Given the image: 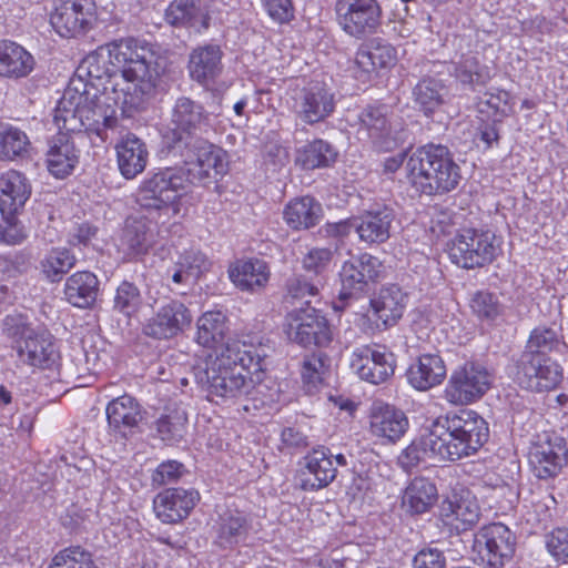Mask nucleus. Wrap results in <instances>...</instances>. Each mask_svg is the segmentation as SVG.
Returning a JSON list of instances; mask_svg holds the SVG:
<instances>
[{
	"mask_svg": "<svg viewBox=\"0 0 568 568\" xmlns=\"http://www.w3.org/2000/svg\"><path fill=\"white\" fill-rule=\"evenodd\" d=\"M109 60L116 70L106 67L101 53L87 55L70 81H81V91L97 88L105 98L115 95L113 103L123 113L139 111L154 97L161 70L154 54L143 47H138L132 39L121 40L109 45Z\"/></svg>",
	"mask_w": 568,
	"mask_h": 568,
	"instance_id": "nucleus-1",
	"label": "nucleus"
},
{
	"mask_svg": "<svg viewBox=\"0 0 568 568\" xmlns=\"http://www.w3.org/2000/svg\"><path fill=\"white\" fill-rule=\"evenodd\" d=\"M486 420L476 412L462 409L436 418L418 438L398 456L405 469L416 467L427 459L456 462L476 454L488 440Z\"/></svg>",
	"mask_w": 568,
	"mask_h": 568,
	"instance_id": "nucleus-2",
	"label": "nucleus"
},
{
	"mask_svg": "<svg viewBox=\"0 0 568 568\" xmlns=\"http://www.w3.org/2000/svg\"><path fill=\"white\" fill-rule=\"evenodd\" d=\"M260 359L239 341L214 351L193 369L199 387L216 404L247 396L253 389L251 371L258 369Z\"/></svg>",
	"mask_w": 568,
	"mask_h": 568,
	"instance_id": "nucleus-3",
	"label": "nucleus"
},
{
	"mask_svg": "<svg viewBox=\"0 0 568 568\" xmlns=\"http://www.w3.org/2000/svg\"><path fill=\"white\" fill-rule=\"evenodd\" d=\"M81 81H72L65 89L53 113V122L59 131L94 133L102 140L108 139V131L116 129L115 95L105 98L97 88L81 91Z\"/></svg>",
	"mask_w": 568,
	"mask_h": 568,
	"instance_id": "nucleus-4",
	"label": "nucleus"
},
{
	"mask_svg": "<svg viewBox=\"0 0 568 568\" xmlns=\"http://www.w3.org/2000/svg\"><path fill=\"white\" fill-rule=\"evenodd\" d=\"M406 169L413 186L426 195L448 193L462 180L459 165L449 149L442 144L418 148L408 158Z\"/></svg>",
	"mask_w": 568,
	"mask_h": 568,
	"instance_id": "nucleus-5",
	"label": "nucleus"
},
{
	"mask_svg": "<svg viewBox=\"0 0 568 568\" xmlns=\"http://www.w3.org/2000/svg\"><path fill=\"white\" fill-rule=\"evenodd\" d=\"M3 334L12 341L18 361L33 368L50 369L60 358L54 337L45 329H34L20 316H7Z\"/></svg>",
	"mask_w": 568,
	"mask_h": 568,
	"instance_id": "nucleus-6",
	"label": "nucleus"
},
{
	"mask_svg": "<svg viewBox=\"0 0 568 568\" xmlns=\"http://www.w3.org/2000/svg\"><path fill=\"white\" fill-rule=\"evenodd\" d=\"M210 123V114L204 105L189 97H179L170 111V120L161 132L162 150L183 152Z\"/></svg>",
	"mask_w": 568,
	"mask_h": 568,
	"instance_id": "nucleus-7",
	"label": "nucleus"
},
{
	"mask_svg": "<svg viewBox=\"0 0 568 568\" xmlns=\"http://www.w3.org/2000/svg\"><path fill=\"white\" fill-rule=\"evenodd\" d=\"M189 183L185 170L165 168L149 175L138 189L136 202L145 209L160 210L178 200Z\"/></svg>",
	"mask_w": 568,
	"mask_h": 568,
	"instance_id": "nucleus-8",
	"label": "nucleus"
},
{
	"mask_svg": "<svg viewBox=\"0 0 568 568\" xmlns=\"http://www.w3.org/2000/svg\"><path fill=\"white\" fill-rule=\"evenodd\" d=\"M532 474L539 479L557 477L568 463L566 439L555 432H541L532 436L528 450Z\"/></svg>",
	"mask_w": 568,
	"mask_h": 568,
	"instance_id": "nucleus-9",
	"label": "nucleus"
},
{
	"mask_svg": "<svg viewBox=\"0 0 568 568\" xmlns=\"http://www.w3.org/2000/svg\"><path fill=\"white\" fill-rule=\"evenodd\" d=\"M515 545V535L504 524L484 526L474 535V560L488 568H503L513 558Z\"/></svg>",
	"mask_w": 568,
	"mask_h": 568,
	"instance_id": "nucleus-10",
	"label": "nucleus"
},
{
	"mask_svg": "<svg viewBox=\"0 0 568 568\" xmlns=\"http://www.w3.org/2000/svg\"><path fill=\"white\" fill-rule=\"evenodd\" d=\"M169 154L181 159L187 165L185 173L190 183L217 180L227 171L224 151L202 138L195 140L185 151Z\"/></svg>",
	"mask_w": 568,
	"mask_h": 568,
	"instance_id": "nucleus-11",
	"label": "nucleus"
},
{
	"mask_svg": "<svg viewBox=\"0 0 568 568\" xmlns=\"http://www.w3.org/2000/svg\"><path fill=\"white\" fill-rule=\"evenodd\" d=\"M494 242L495 235L488 231L465 229L453 240L449 256L460 267H483L496 257L497 246Z\"/></svg>",
	"mask_w": 568,
	"mask_h": 568,
	"instance_id": "nucleus-12",
	"label": "nucleus"
},
{
	"mask_svg": "<svg viewBox=\"0 0 568 568\" xmlns=\"http://www.w3.org/2000/svg\"><path fill=\"white\" fill-rule=\"evenodd\" d=\"M384 266L378 257L368 253L345 261L339 271V298H358L367 294L383 277Z\"/></svg>",
	"mask_w": 568,
	"mask_h": 568,
	"instance_id": "nucleus-13",
	"label": "nucleus"
},
{
	"mask_svg": "<svg viewBox=\"0 0 568 568\" xmlns=\"http://www.w3.org/2000/svg\"><path fill=\"white\" fill-rule=\"evenodd\" d=\"M491 382V374L481 364L465 363L452 373L445 389L446 399L456 405L473 403L490 388Z\"/></svg>",
	"mask_w": 568,
	"mask_h": 568,
	"instance_id": "nucleus-14",
	"label": "nucleus"
},
{
	"mask_svg": "<svg viewBox=\"0 0 568 568\" xmlns=\"http://www.w3.org/2000/svg\"><path fill=\"white\" fill-rule=\"evenodd\" d=\"M335 12L342 30L356 39L375 33L381 24L377 0H336Z\"/></svg>",
	"mask_w": 568,
	"mask_h": 568,
	"instance_id": "nucleus-15",
	"label": "nucleus"
},
{
	"mask_svg": "<svg viewBox=\"0 0 568 568\" xmlns=\"http://www.w3.org/2000/svg\"><path fill=\"white\" fill-rule=\"evenodd\" d=\"M516 381L532 392H548L562 381V368L549 356L521 353L516 363Z\"/></svg>",
	"mask_w": 568,
	"mask_h": 568,
	"instance_id": "nucleus-16",
	"label": "nucleus"
},
{
	"mask_svg": "<svg viewBox=\"0 0 568 568\" xmlns=\"http://www.w3.org/2000/svg\"><path fill=\"white\" fill-rule=\"evenodd\" d=\"M287 336L291 341L304 346H327L332 341V332L327 320L311 306L293 310L287 315Z\"/></svg>",
	"mask_w": 568,
	"mask_h": 568,
	"instance_id": "nucleus-17",
	"label": "nucleus"
},
{
	"mask_svg": "<svg viewBox=\"0 0 568 568\" xmlns=\"http://www.w3.org/2000/svg\"><path fill=\"white\" fill-rule=\"evenodd\" d=\"M351 367L361 379L377 385L394 375L396 359L385 346L362 345L353 351Z\"/></svg>",
	"mask_w": 568,
	"mask_h": 568,
	"instance_id": "nucleus-18",
	"label": "nucleus"
},
{
	"mask_svg": "<svg viewBox=\"0 0 568 568\" xmlns=\"http://www.w3.org/2000/svg\"><path fill=\"white\" fill-rule=\"evenodd\" d=\"M191 323L192 314L187 306L181 301L169 300L146 320L142 333L148 337L165 341L181 334Z\"/></svg>",
	"mask_w": 568,
	"mask_h": 568,
	"instance_id": "nucleus-19",
	"label": "nucleus"
},
{
	"mask_svg": "<svg viewBox=\"0 0 568 568\" xmlns=\"http://www.w3.org/2000/svg\"><path fill=\"white\" fill-rule=\"evenodd\" d=\"M92 9L91 0H57L50 23L62 38L77 37L90 29Z\"/></svg>",
	"mask_w": 568,
	"mask_h": 568,
	"instance_id": "nucleus-20",
	"label": "nucleus"
},
{
	"mask_svg": "<svg viewBox=\"0 0 568 568\" xmlns=\"http://www.w3.org/2000/svg\"><path fill=\"white\" fill-rule=\"evenodd\" d=\"M440 517L445 525L457 532L471 529L480 519V506L468 489H454L440 504Z\"/></svg>",
	"mask_w": 568,
	"mask_h": 568,
	"instance_id": "nucleus-21",
	"label": "nucleus"
},
{
	"mask_svg": "<svg viewBox=\"0 0 568 568\" xmlns=\"http://www.w3.org/2000/svg\"><path fill=\"white\" fill-rule=\"evenodd\" d=\"M300 487L305 491H317L331 485L337 475L333 454L325 446L308 452L300 463Z\"/></svg>",
	"mask_w": 568,
	"mask_h": 568,
	"instance_id": "nucleus-22",
	"label": "nucleus"
},
{
	"mask_svg": "<svg viewBox=\"0 0 568 568\" xmlns=\"http://www.w3.org/2000/svg\"><path fill=\"white\" fill-rule=\"evenodd\" d=\"M369 434L382 444H395L407 432L405 413L383 402H374L369 409Z\"/></svg>",
	"mask_w": 568,
	"mask_h": 568,
	"instance_id": "nucleus-23",
	"label": "nucleus"
},
{
	"mask_svg": "<svg viewBox=\"0 0 568 568\" xmlns=\"http://www.w3.org/2000/svg\"><path fill=\"white\" fill-rule=\"evenodd\" d=\"M109 433L116 439L134 435L144 418L141 405L130 395L112 399L105 408Z\"/></svg>",
	"mask_w": 568,
	"mask_h": 568,
	"instance_id": "nucleus-24",
	"label": "nucleus"
},
{
	"mask_svg": "<svg viewBox=\"0 0 568 568\" xmlns=\"http://www.w3.org/2000/svg\"><path fill=\"white\" fill-rule=\"evenodd\" d=\"M395 219L393 207L386 204H374L355 220L354 227L362 242L382 244L390 237Z\"/></svg>",
	"mask_w": 568,
	"mask_h": 568,
	"instance_id": "nucleus-25",
	"label": "nucleus"
},
{
	"mask_svg": "<svg viewBox=\"0 0 568 568\" xmlns=\"http://www.w3.org/2000/svg\"><path fill=\"white\" fill-rule=\"evenodd\" d=\"M295 112L307 124H315L328 118L335 109L334 94L323 84L304 88L295 99Z\"/></svg>",
	"mask_w": 568,
	"mask_h": 568,
	"instance_id": "nucleus-26",
	"label": "nucleus"
},
{
	"mask_svg": "<svg viewBox=\"0 0 568 568\" xmlns=\"http://www.w3.org/2000/svg\"><path fill=\"white\" fill-rule=\"evenodd\" d=\"M371 318L375 321L376 326L387 328L395 325L403 316L406 305V294L402 288L392 284L382 287L379 292L371 298Z\"/></svg>",
	"mask_w": 568,
	"mask_h": 568,
	"instance_id": "nucleus-27",
	"label": "nucleus"
},
{
	"mask_svg": "<svg viewBox=\"0 0 568 568\" xmlns=\"http://www.w3.org/2000/svg\"><path fill=\"white\" fill-rule=\"evenodd\" d=\"M392 109L387 104H369L358 114V134L365 135L374 143L390 149L388 138L392 126Z\"/></svg>",
	"mask_w": 568,
	"mask_h": 568,
	"instance_id": "nucleus-28",
	"label": "nucleus"
},
{
	"mask_svg": "<svg viewBox=\"0 0 568 568\" xmlns=\"http://www.w3.org/2000/svg\"><path fill=\"white\" fill-rule=\"evenodd\" d=\"M199 500L195 490L170 488L154 499V510L163 523H178L185 518Z\"/></svg>",
	"mask_w": 568,
	"mask_h": 568,
	"instance_id": "nucleus-29",
	"label": "nucleus"
},
{
	"mask_svg": "<svg viewBox=\"0 0 568 568\" xmlns=\"http://www.w3.org/2000/svg\"><path fill=\"white\" fill-rule=\"evenodd\" d=\"M222 54L221 48L211 43L193 49L187 63L191 79L202 85L213 83L222 72Z\"/></svg>",
	"mask_w": 568,
	"mask_h": 568,
	"instance_id": "nucleus-30",
	"label": "nucleus"
},
{
	"mask_svg": "<svg viewBox=\"0 0 568 568\" xmlns=\"http://www.w3.org/2000/svg\"><path fill=\"white\" fill-rule=\"evenodd\" d=\"M164 20L175 28L192 29L195 32L206 30L210 17L200 0H174L164 12Z\"/></svg>",
	"mask_w": 568,
	"mask_h": 568,
	"instance_id": "nucleus-31",
	"label": "nucleus"
},
{
	"mask_svg": "<svg viewBox=\"0 0 568 568\" xmlns=\"http://www.w3.org/2000/svg\"><path fill=\"white\" fill-rule=\"evenodd\" d=\"M34 68L36 59L24 47L10 40L0 41V78L24 79Z\"/></svg>",
	"mask_w": 568,
	"mask_h": 568,
	"instance_id": "nucleus-32",
	"label": "nucleus"
},
{
	"mask_svg": "<svg viewBox=\"0 0 568 568\" xmlns=\"http://www.w3.org/2000/svg\"><path fill=\"white\" fill-rule=\"evenodd\" d=\"M155 243V226L143 217H128L122 230L120 246L130 257L144 255Z\"/></svg>",
	"mask_w": 568,
	"mask_h": 568,
	"instance_id": "nucleus-33",
	"label": "nucleus"
},
{
	"mask_svg": "<svg viewBox=\"0 0 568 568\" xmlns=\"http://www.w3.org/2000/svg\"><path fill=\"white\" fill-rule=\"evenodd\" d=\"M118 166L126 179H134L148 164L149 152L145 143L133 133H128L115 145Z\"/></svg>",
	"mask_w": 568,
	"mask_h": 568,
	"instance_id": "nucleus-34",
	"label": "nucleus"
},
{
	"mask_svg": "<svg viewBox=\"0 0 568 568\" xmlns=\"http://www.w3.org/2000/svg\"><path fill=\"white\" fill-rule=\"evenodd\" d=\"M31 195L28 179L19 171L9 170L0 176V211L2 215H14Z\"/></svg>",
	"mask_w": 568,
	"mask_h": 568,
	"instance_id": "nucleus-35",
	"label": "nucleus"
},
{
	"mask_svg": "<svg viewBox=\"0 0 568 568\" xmlns=\"http://www.w3.org/2000/svg\"><path fill=\"white\" fill-rule=\"evenodd\" d=\"M252 524L247 515L237 509H227L219 516L215 526V544L221 548H233L235 545L244 542Z\"/></svg>",
	"mask_w": 568,
	"mask_h": 568,
	"instance_id": "nucleus-36",
	"label": "nucleus"
},
{
	"mask_svg": "<svg viewBox=\"0 0 568 568\" xmlns=\"http://www.w3.org/2000/svg\"><path fill=\"white\" fill-rule=\"evenodd\" d=\"M67 133L59 131L50 141L47 152V168L57 179L70 175L79 162L78 150Z\"/></svg>",
	"mask_w": 568,
	"mask_h": 568,
	"instance_id": "nucleus-37",
	"label": "nucleus"
},
{
	"mask_svg": "<svg viewBox=\"0 0 568 568\" xmlns=\"http://www.w3.org/2000/svg\"><path fill=\"white\" fill-rule=\"evenodd\" d=\"M267 263L258 258L237 261L229 268L232 283L241 291L258 292L263 290L270 280Z\"/></svg>",
	"mask_w": 568,
	"mask_h": 568,
	"instance_id": "nucleus-38",
	"label": "nucleus"
},
{
	"mask_svg": "<svg viewBox=\"0 0 568 568\" xmlns=\"http://www.w3.org/2000/svg\"><path fill=\"white\" fill-rule=\"evenodd\" d=\"M395 62V48L381 39H373L362 45L355 57V65L365 77L378 69L389 68Z\"/></svg>",
	"mask_w": 568,
	"mask_h": 568,
	"instance_id": "nucleus-39",
	"label": "nucleus"
},
{
	"mask_svg": "<svg viewBox=\"0 0 568 568\" xmlns=\"http://www.w3.org/2000/svg\"><path fill=\"white\" fill-rule=\"evenodd\" d=\"M446 376V366L437 354H423L407 371L409 384L418 390H427L440 384Z\"/></svg>",
	"mask_w": 568,
	"mask_h": 568,
	"instance_id": "nucleus-40",
	"label": "nucleus"
},
{
	"mask_svg": "<svg viewBox=\"0 0 568 568\" xmlns=\"http://www.w3.org/2000/svg\"><path fill=\"white\" fill-rule=\"evenodd\" d=\"M98 292L99 280L89 271L72 274L64 284L65 300L79 308L92 306L97 301Z\"/></svg>",
	"mask_w": 568,
	"mask_h": 568,
	"instance_id": "nucleus-41",
	"label": "nucleus"
},
{
	"mask_svg": "<svg viewBox=\"0 0 568 568\" xmlns=\"http://www.w3.org/2000/svg\"><path fill=\"white\" fill-rule=\"evenodd\" d=\"M322 206L311 196H303L291 201L284 209L283 216L286 224L293 230H307L320 223Z\"/></svg>",
	"mask_w": 568,
	"mask_h": 568,
	"instance_id": "nucleus-42",
	"label": "nucleus"
},
{
	"mask_svg": "<svg viewBox=\"0 0 568 568\" xmlns=\"http://www.w3.org/2000/svg\"><path fill=\"white\" fill-rule=\"evenodd\" d=\"M337 151L325 140L316 139L297 149L295 164L303 170L328 168L335 163Z\"/></svg>",
	"mask_w": 568,
	"mask_h": 568,
	"instance_id": "nucleus-43",
	"label": "nucleus"
},
{
	"mask_svg": "<svg viewBox=\"0 0 568 568\" xmlns=\"http://www.w3.org/2000/svg\"><path fill=\"white\" fill-rule=\"evenodd\" d=\"M437 498L436 486L425 477L414 478L403 495V506L407 511L419 515L428 511Z\"/></svg>",
	"mask_w": 568,
	"mask_h": 568,
	"instance_id": "nucleus-44",
	"label": "nucleus"
},
{
	"mask_svg": "<svg viewBox=\"0 0 568 568\" xmlns=\"http://www.w3.org/2000/svg\"><path fill=\"white\" fill-rule=\"evenodd\" d=\"M226 316L222 312H206L197 320L196 341L204 347L220 349L225 346Z\"/></svg>",
	"mask_w": 568,
	"mask_h": 568,
	"instance_id": "nucleus-45",
	"label": "nucleus"
},
{
	"mask_svg": "<svg viewBox=\"0 0 568 568\" xmlns=\"http://www.w3.org/2000/svg\"><path fill=\"white\" fill-rule=\"evenodd\" d=\"M454 77L463 84L475 90L484 87L491 79L489 67L480 63L475 55H463L454 67Z\"/></svg>",
	"mask_w": 568,
	"mask_h": 568,
	"instance_id": "nucleus-46",
	"label": "nucleus"
},
{
	"mask_svg": "<svg viewBox=\"0 0 568 568\" xmlns=\"http://www.w3.org/2000/svg\"><path fill=\"white\" fill-rule=\"evenodd\" d=\"M143 295L140 287L131 281L123 280L114 290L112 297L113 312L130 320L141 310Z\"/></svg>",
	"mask_w": 568,
	"mask_h": 568,
	"instance_id": "nucleus-47",
	"label": "nucleus"
},
{
	"mask_svg": "<svg viewBox=\"0 0 568 568\" xmlns=\"http://www.w3.org/2000/svg\"><path fill=\"white\" fill-rule=\"evenodd\" d=\"M413 94L424 113L429 114L444 103L447 89L439 80L427 78L415 85Z\"/></svg>",
	"mask_w": 568,
	"mask_h": 568,
	"instance_id": "nucleus-48",
	"label": "nucleus"
},
{
	"mask_svg": "<svg viewBox=\"0 0 568 568\" xmlns=\"http://www.w3.org/2000/svg\"><path fill=\"white\" fill-rule=\"evenodd\" d=\"M30 141L28 135L12 125L0 128V160L13 161L28 152Z\"/></svg>",
	"mask_w": 568,
	"mask_h": 568,
	"instance_id": "nucleus-49",
	"label": "nucleus"
},
{
	"mask_svg": "<svg viewBox=\"0 0 568 568\" xmlns=\"http://www.w3.org/2000/svg\"><path fill=\"white\" fill-rule=\"evenodd\" d=\"M75 262V256L68 248H52L41 261V268L48 280L59 282Z\"/></svg>",
	"mask_w": 568,
	"mask_h": 568,
	"instance_id": "nucleus-50",
	"label": "nucleus"
},
{
	"mask_svg": "<svg viewBox=\"0 0 568 568\" xmlns=\"http://www.w3.org/2000/svg\"><path fill=\"white\" fill-rule=\"evenodd\" d=\"M560 343L561 336L558 331L552 327L538 326L530 332L523 353L548 356V353L557 349Z\"/></svg>",
	"mask_w": 568,
	"mask_h": 568,
	"instance_id": "nucleus-51",
	"label": "nucleus"
},
{
	"mask_svg": "<svg viewBox=\"0 0 568 568\" xmlns=\"http://www.w3.org/2000/svg\"><path fill=\"white\" fill-rule=\"evenodd\" d=\"M323 286V277H307L302 274H294L286 281V295L287 300L303 301L310 306V301L306 300L316 296L320 287Z\"/></svg>",
	"mask_w": 568,
	"mask_h": 568,
	"instance_id": "nucleus-52",
	"label": "nucleus"
},
{
	"mask_svg": "<svg viewBox=\"0 0 568 568\" xmlns=\"http://www.w3.org/2000/svg\"><path fill=\"white\" fill-rule=\"evenodd\" d=\"M49 568H97V566L91 552L80 546H72L57 554Z\"/></svg>",
	"mask_w": 568,
	"mask_h": 568,
	"instance_id": "nucleus-53",
	"label": "nucleus"
},
{
	"mask_svg": "<svg viewBox=\"0 0 568 568\" xmlns=\"http://www.w3.org/2000/svg\"><path fill=\"white\" fill-rule=\"evenodd\" d=\"M186 423L185 413L178 410L162 415L155 423L156 430L162 440L168 443L179 442L183 437Z\"/></svg>",
	"mask_w": 568,
	"mask_h": 568,
	"instance_id": "nucleus-54",
	"label": "nucleus"
},
{
	"mask_svg": "<svg viewBox=\"0 0 568 568\" xmlns=\"http://www.w3.org/2000/svg\"><path fill=\"white\" fill-rule=\"evenodd\" d=\"M328 357L322 352L305 357L302 365V378L310 386H316L328 368Z\"/></svg>",
	"mask_w": 568,
	"mask_h": 568,
	"instance_id": "nucleus-55",
	"label": "nucleus"
},
{
	"mask_svg": "<svg viewBox=\"0 0 568 568\" xmlns=\"http://www.w3.org/2000/svg\"><path fill=\"white\" fill-rule=\"evenodd\" d=\"M333 258L329 247H313L302 258L303 268L313 274V277H322Z\"/></svg>",
	"mask_w": 568,
	"mask_h": 568,
	"instance_id": "nucleus-56",
	"label": "nucleus"
},
{
	"mask_svg": "<svg viewBox=\"0 0 568 568\" xmlns=\"http://www.w3.org/2000/svg\"><path fill=\"white\" fill-rule=\"evenodd\" d=\"M473 312L480 318L495 320L501 311L498 298L489 292H477L470 302Z\"/></svg>",
	"mask_w": 568,
	"mask_h": 568,
	"instance_id": "nucleus-57",
	"label": "nucleus"
},
{
	"mask_svg": "<svg viewBox=\"0 0 568 568\" xmlns=\"http://www.w3.org/2000/svg\"><path fill=\"white\" fill-rule=\"evenodd\" d=\"M176 263L195 281H197L201 274L206 272L210 267V262L205 254L194 248L185 251L183 254H181Z\"/></svg>",
	"mask_w": 568,
	"mask_h": 568,
	"instance_id": "nucleus-58",
	"label": "nucleus"
},
{
	"mask_svg": "<svg viewBox=\"0 0 568 568\" xmlns=\"http://www.w3.org/2000/svg\"><path fill=\"white\" fill-rule=\"evenodd\" d=\"M546 548L556 561L568 564V528H556L549 532Z\"/></svg>",
	"mask_w": 568,
	"mask_h": 568,
	"instance_id": "nucleus-59",
	"label": "nucleus"
},
{
	"mask_svg": "<svg viewBox=\"0 0 568 568\" xmlns=\"http://www.w3.org/2000/svg\"><path fill=\"white\" fill-rule=\"evenodd\" d=\"M3 222L0 223V242L16 245L26 239L23 229L18 224L14 215H2Z\"/></svg>",
	"mask_w": 568,
	"mask_h": 568,
	"instance_id": "nucleus-60",
	"label": "nucleus"
},
{
	"mask_svg": "<svg viewBox=\"0 0 568 568\" xmlns=\"http://www.w3.org/2000/svg\"><path fill=\"white\" fill-rule=\"evenodd\" d=\"M183 465L176 460H168L158 466L152 475L153 484L163 486L176 481L182 475Z\"/></svg>",
	"mask_w": 568,
	"mask_h": 568,
	"instance_id": "nucleus-61",
	"label": "nucleus"
},
{
	"mask_svg": "<svg viewBox=\"0 0 568 568\" xmlns=\"http://www.w3.org/2000/svg\"><path fill=\"white\" fill-rule=\"evenodd\" d=\"M414 568H445L446 558L443 551L436 548H423L413 559Z\"/></svg>",
	"mask_w": 568,
	"mask_h": 568,
	"instance_id": "nucleus-62",
	"label": "nucleus"
},
{
	"mask_svg": "<svg viewBox=\"0 0 568 568\" xmlns=\"http://www.w3.org/2000/svg\"><path fill=\"white\" fill-rule=\"evenodd\" d=\"M270 17L280 22H286L293 17L292 0H262Z\"/></svg>",
	"mask_w": 568,
	"mask_h": 568,
	"instance_id": "nucleus-63",
	"label": "nucleus"
},
{
	"mask_svg": "<svg viewBox=\"0 0 568 568\" xmlns=\"http://www.w3.org/2000/svg\"><path fill=\"white\" fill-rule=\"evenodd\" d=\"M281 442L287 448L301 449L308 446L307 437L293 427H286L281 433Z\"/></svg>",
	"mask_w": 568,
	"mask_h": 568,
	"instance_id": "nucleus-64",
	"label": "nucleus"
}]
</instances>
